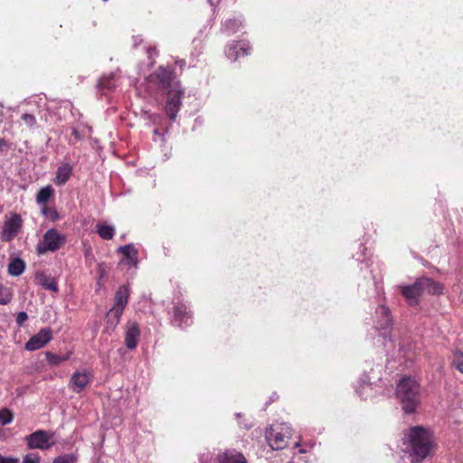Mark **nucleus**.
Instances as JSON below:
<instances>
[{
  "label": "nucleus",
  "instance_id": "obj_23",
  "mask_svg": "<svg viewBox=\"0 0 463 463\" xmlns=\"http://www.w3.org/2000/svg\"><path fill=\"white\" fill-rule=\"evenodd\" d=\"M53 194V189L51 185L42 188L36 196L39 204L46 203Z\"/></svg>",
  "mask_w": 463,
  "mask_h": 463
},
{
  "label": "nucleus",
  "instance_id": "obj_26",
  "mask_svg": "<svg viewBox=\"0 0 463 463\" xmlns=\"http://www.w3.org/2000/svg\"><path fill=\"white\" fill-rule=\"evenodd\" d=\"M221 463H247L242 454L229 455L224 454L220 461Z\"/></svg>",
  "mask_w": 463,
  "mask_h": 463
},
{
  "label": "nucleus",
  "instance_id": "obj_12",
  "mask_svg": "<svg viewBox=\"0 0 463 463\" xmlns=\"http://www.w3.org/2000/svg\"><path fill=\"white\" fill-rule=\"evenodd\" d=\"M52 338V330L50 328H42L25 343L24 347L28 351H35L46 345Z\"/></svg>",
  "mask_w": 463,
  "mask_h": 463
},
{
  "label": "nucleus",
  "instance_id": "obj_2",
  "mask_svg": "<svg viewBox=\"0 0 463 463\" xmlns=\"http://www.w3.org/2000/svg\"><path fill=\"white\" fill-rule=\"evenodd\" d=\"M397 397L404 412L413 413L420 403V385L411 377H403L397 384Z\"/></svg>",
  "mask_w": 463,
  "mask_h": 463
},
{
  "label": "nucleus",
  "instance_id": "obj_38",
  "mask_svg": "<svg viewBox=\"0 0 463 463\" xmlns=\"http://www.w3.org/2000/svg\"><path fill=\"white\" fill-rule=\"evenodd\" d=\"M72 135L75 137V138L77 139H80V132L77 130V129H74L73 132H72Z\"/></svg>",
  "mask_w": 463,
  "mask_h": 463
},
{
  "label": "nucleus",
  "instance_id": "obj_21",
  "mask_svg": "<svg viewBox=\"0 0 463 463\" xmlns=\"http://www.w3.org/2000/svg\"><path fill=\"white\" fill-rule=\"evenodd\" d=\"M376 314L382 317L380 328L384 329L392 325L391 312L387 307L379 306L376 309Z\"/></svg>",
  "mask_w": 463,
  "mask_h": 463
},
{
  "label": "nucleus",
  "instance_id": "obj_24",
  "mask_svg": "<svg viewBox=\"0 0 463 463\" xmlns=\"http://www.w3.org/2000/svg\"><path fill=\"white\" fill-rule=\"evenodd\" d=\"M46 360L51 365H59L61 363L67 361L70 357L69 354L66 355H59L52 354L51 352L45 353Z\"/></svg>",
  "mask_w": 463,
  "mask_h": 463
},
{
  "label": "nucleus",
  "instance_id": "obj_22",
  "mask_svg": "<svg viewBox=\"0 0 463 463\" xmlns=\"http://www.w3.org/2000/svg\"><path fill=\"white\" fill-rule=\"evenodd\" d=\"M96 232L103 240H111L115 235V228L106 223H98L96 225Z\"/></svg>",
  "mask_w": 463,
  "mask_h": 463
},
{
  "label": "nucleus",
  "instance_id": "obj_29",
  "mask_svg": "<svg viewBox=\"0 0 463 463\" xmlns=\"http://www.w3.org/2000/svg\"><path fill=\"white\" fill-rule=\"evenodd\" d=\"M13 414L8 409L3 408L0 410V422L3 425L10 423L13 420Z\"/></svg>",
  "mask_w": 463,
  "mask_h": 463
},
{
  "label": "nucleus",
  "instance_id": "obj_17",
  "mask_svg": "<svg viewBox=\"0 0 463 463\" xmlns=\"http://www.w3.org/2000/svg\"><path fill=\"white\" fill-rule=\"evenodd\" d=\"M190 317L184 304L178 303L174 307V319L178 323V326L187 324Z\"/></svg>",
  "mask_w": 463,
  "mask_h": 463
},
{
  "label": "nucleus",
  "instance_id": "obj_14",
  "mask_svg": "<svg viewBox=\"0 0 463 463\" xmlns=\"http://www.w3.org/2000/svg\"><path fill=\"white\" fill-rule=\"evenodd\" d=\"M140 337L139 326L135 321H129L127 324V330L125 334V345L126 346L133 350L137 347Z\"/></svg>",
  "mask_w": 463,
  "mask_h": 463
},
{
  "label": "nucleus",
  "instance_id": "obj_3",
  "mask_svg": "<svg viewBox=\"0 0 463 463\" xmlns=\"http://www.w3.org/2000/svg\"><path fill=\"white\" fill-rule=\"evenodd\" d=\"M129 296L130 288L128 285H122L116 291L114 306L106 315L107 323L109 324L112 327H116L118 325L125 307L128 303Z\"/></svg>",
  "mask_w": 463,
  "mask_h": 463
},
{
  "label": "nucleus",
  "instance_id": "obj_16",
  "mask_svg": "<svg viewBox=\"0 0 463 463\" xmlns=\"http://www.w3.org/2000/svg\"><path fill=\"white\" fill-rule=\"evenodd\" d=\"M36 280L39 285H41L47 290H50V291H52L55 293L58 292V290H59L58 284H57L55 278L47 276L44 273H37Z\"/></svg>",
  "mask_w": 463,
  "mask_h": 463
},
{
  "label": "nucleus",
  "instance_id": "obj_13",
  "mask_svg": "<svg viewBox=\"0 0 463 463\" xmlns=\"http://www.w3.org/2000/svg\"><path fill=\"white\" fill-rule=\"evenodd\" d=\"M401 293L410 306L419 304V298L424 293L420 278L412 285L401 286Z\"/></svg>",
  "mask_w": 463,
  "mask_h": 463
},
{
  "label": "nucleus",
  "instance_id": "obj_18",
  "mask_svg": "<svg viewBox=\"0 0 463 463\" xmlns=\"http://www.w3.org/2000/svg\"><path fill=\"white\" fill-rule=\"evenodd\" d=\"M72 174V167L69 164H63L58 167L55 176V184L58 185L64 184Z\"/></svg>",
  "mask_w": 463,
  "mask_h": 463
},
{
  "label": "nucleus",
  "instance_id": "obj_28",
  "mask_svg": "<svg viewBox=\"0 0 463 463\" xmlns=\"http://www.w3.org/2000/svg\"><path fill=\"white\" fill-rule=\"evenodd\" d=\"M241 26V23L237 20H227L224 24V30L227 33H235Z\"/></svg>",
  "mask_w": 463,
  "mask_h": 463
},
{
  "label": "nucleus",
  "instance_id": "obj_25",
  "mask_svg": "<svg viewBox=\"0 0 463 463\" xmlns=\"http://www.w3.org/2000/svg\"><path fill=\"white\" fill-rule=\"evenodd\" d=\"M13 294L7 287L0 284V305H7L11 302Z\"/></svg>",
  "mask_w": 463,
  "mask_h": 463
},
{
  "label": "nucleus",
  "instance_id": "obj_35",
  "mask_svg": "<svg viewBox=\"0 0 463 463\" xmlns=\"http://www.w3.org/2000/svg\"><path fill=\"white\" fill-rule=\"evenodd\" d=\"M0 463H19V458L15 457H5L0 454Z\"/></svg>",
  "mask_w": 463,
  "mask_h": 463
},
{
  "label": "nucleus",
  "instance_id": "obj_6",
  "mask_svg": "<svg viewBox=\"0 0 463 463\" xmlns=\"http://www.w3.org/2000/svg\"><path fill=\"white\" fill-rule=\"evenodd\" d=\"M148 80L156 83L164 91L174 88L175 85H181L179 80H175V73L170 67L159 66L150 74Z\"/></svg>",
  "mask_w": 463,
  "mask_h": 463
},
{
  "label": "nucleus",
  "instance_id": "obj_31",
  "mask_svg": "<svg viewBox=\"0 0 463 463\" xmlns=\"http://www.w3.org/2000/svg\"><path fill=\"white\" fill-rule=\"evenodd\" d=\"M99 85L102 89L112 90L115 87L114 78H101L99 80Z\"/></svg>",
  "mask_w": 463,
  "mask_h": 463
},
{
  "label": "nucleus",
  "instance_id": "obj_7",
  "mask_svg": "<svg viewBox=\"0 0 463 463\" xmlns=\"http://www.w3.org/2000/svg\"><path fill=\"white\" fill-rule=\"evenodd\" d=\"M290 437L289 427L286 424H274L266 432V439L273 449H282Z\"/></svg>",
  "mask_w": 463,
  "mask_h": 463
},
{
  "label": "nucleus",
  "instance_id": "obj_33",
  "mask_svg": "<svg viewBox=\"0 0 463 463\" xmlns=\"http://www.w3.org/2000/svg\"><path fill=\"white\" fill-rule=\"evenodd\" d=\"M43 213L48 216L52 222H56L60 219V214L59 213L55 210V209H52V208H44L43 210Z\"/></svg>",
  "mask_w": 463,
  "mask_h": 463
},
{
  "label": "nucleus",
  "instance_id": "obj_20",
  "mask_svg": "<svg viewBox=\"0 0 463 463\" xmlns=\"http://www.w3.org/2000/svg\"><path fill=\"white\" fill-rule=\"evenodd\" d=\"M118 251L123 254L124 258L128 260L129 264L135 265L137 263V250L133 245L128 244L125 246H121L118 249Z\"/></svg>",
  "mask_w": 463,
  "mask_h": 463
},
{
  "label": "nucleus",
  "instance_id": "obj_34",
  "mask_svg": "<svg viewBox=\"0 0 463 463\" xmlns=\"http://www.w3.org/2000/svg\"><path fill=\"white\" fill-rule=\"evenodd\" d=\"M41 457L38 453H29L24 456L23 463H40Z\"/></svg>",
  "mask_w": 463,
  "mask_h": 463
},
{
  "label": "nucleus",
  "instance_id": "obj_9",
  "mask_svg": "<svg viewBox=\"0 0 463 463\" xmlns=\"http://www.w3.org/2000/svg\"><path fill=\"white\" fill-rule=\"evenodd\" d=\"M23 226V219L17 213H13L9 219L5 221L3 230L0 232L2 241H12L20 232Z\"/></svg>",
  "mask_w": 463,
  "mask_h": 463
},
{
  "label": "nucleus",
  "instance_id": "obj_32",
  "mask_svg": "<svg viewBox=\"0 0 463 463\" xmlns=\"http://www.w3.org/2000/svg\"><path fill=\"white\" fill-rule=\"evenodd\" d=\"M21 118L24 124L31 128H33L37 123L35 117L29 113L23 114Z\"/></svg>",
  "mask_w": 463,
  "mask_h": 463
},
{
  "label": "nucleus",
  "instance_id": "obj_1",
  "mask_svg": "<svg viewBox=\"0 0 463 463\" xmlns=\"http://www.w3.org/2000/svg\"><path fill=\"white\" fill-rule=\"evenodd\" d=\"M403 444L412 463H420L430 457L437 446L430 429L420 425L410 427L404 430Z\"/></svg>",
  "mask_w": 463,
  "mask_h": 463
},
{
  "label": "nucleus",
  "instance_id": "obj_19",
  "mask_svg": "<svg viewBox=\"0 0 463 463\" xmlns=\"http://www.w3.org/2000/svg\"><path fill=\"white\" fill-rule=\"evenodd\" d=\"M24 269L25 262L20 258H15L12 260L7 269L9 275L15 277L23 274Z\"/></svg>",
  "mask_w": 463,
  "mask_h": 463
},
{
  "label": "nucleus",
  "instance_id": "obj_5",
  "mask_svg": "<svg viewBox=\"0 0 463 463\" xmlns=\"http://www.w3.org/2000/svg\"><path fill=\"white\" fill-rule=\"evenodd\" d=\"M184 89L182 85H175L165 91V111L170 120L175 121L182 107Z\"/></svg>",
  "mask_w": 463,
  "mask_h": 463
},
{
  "label": "nucleus",
  "instance_id": "obj_15",
  "mask_svg": "<svg viewBox=\"0 0 463 463\" xmlns=\"http://www.w3.org/2000/svg\"><path fill=\"white\" fill-rule=\"evenodd\" d=\"M420 279L424 292L430 295H440L443 293V285L431 278L421 277Z\"/></svg>",
  "mask_w": 463,
  "mask_h": 463
},
{
  "label": "nucleus",
  "instance_id": "obj_10",
  "mask_svg": "<svg viewBox=\"0 0 463 463\" xmlns=\"http://www.w3.org/2000/svg\"><path fill=\"white\" fill-rule=\"evenodd\" d=\"M93 373L90 370L83 369L72 373L68 386L75 393H80L93 380Z\"/></svg>",
  "mask_w": 463,
  "mask_h": 463
},
{
  "label": "nucleus",
  "instance_id": "obj_36",
  "mask_svg": "<svg viewBox=\"0 0 463 463\" xmlns=\"http://www.w3.org/2000/svg\"><path fill=\"white\" fill-rule=\"evenodd\" d=\"M28 319V316L25 312L22 311L17 314L16 323L21 326Z\"/></svg>",
  "mask_w": 463,
  "mask_h": 463
},
{
  "label": "nucleus",
  "instance_id": "obj_37",
  "mask_svg": "<svg viewBox=\"0 0 463 463\" xmlns=\"http://www.w3.org/2000/svg\"><path fill=\"white\" fill-rule=\"evenodd\" d=\"M8 148V144L7 142L0 137V151H4V150H6Z\"/></svg>",
  "mask_w": 463,
  "mask_h": 463
},
{
  "label": "nucleus",
  "instance_id": "obj_27",
  "mask_svg": "<svg viewBox=\"0 0 463 463\" xmlns=\"http://www.w3.org/2000/svg\"><path fill=\"white\" fill-rule=\"evenodd\" d=\"M78 460L77 457L72 453L64 454L56 457L52 463H76Z\"/></svg>",
  "mask_w": 463,
  "mask_h": 463
},
{
  "label": "nucleus",
  "instance_id": "obj_8",
  "mask_svg": "<svg viewBox=\"0 0 463 463\" xmlns=\"http://www.w3.org/2000/svg\"><path fill=\"white\" fill-rule=\"evenodd\" d=\"M52 437V433L43 430H39L26 436L25 440L28 449H38L41 450H46L49 449L54 444V441H51Z\"/></svg>",
  "mask_w": 463,
  "mask_h": 463
},
{
  "label": "nucleus",
  "instance_id": "obj_4",
  "mask_svg": "<svg viewBox=\"0 0 463 463\" xmlns=\"http://www.w3.org/2000/svg\"><path fill=\"white\" fill-rule=\"evenodd\" d=\"M66 241V235L54 228L49 229L43 234L42 241L37 244L36 252L39 255H43L48 251L55 252L63 247Z\"/></svg>",
  "mask_w": 463,
  "mask_h": 463
},
{
  "label": "nucleus",
  "instance_id": "obj_11",
  "mask_svg": "<svg viewBox=\"0 0 463 463\" xmlns=\"http://www.w3.org/2000/svg\"><path fill=\"white\" fill-rule=\"evenodd\" d=\"M250 50L251 47L248 42L233 41L226 45L225 54L228 59L235 61L241 56L249 55Z\"/></svg>",
  "mask_w": 463,
  "mask_h": 463
},
{
  "label": "nucleus",
  "instance_id": "obj_30",
  "mask_svg": "<svg viewBox=\"0 0 463 463\" xmlns=\"http://www.w3.org/2000/svg\"><path fill=\"white\" fill-rule=\"evenodd\" d=\"M453 364L459 372L463 373V353L458 352L454 354Z\"/></svg>",
  "mask_w": 463,
  "mask_h": 463
}]
</instances>
